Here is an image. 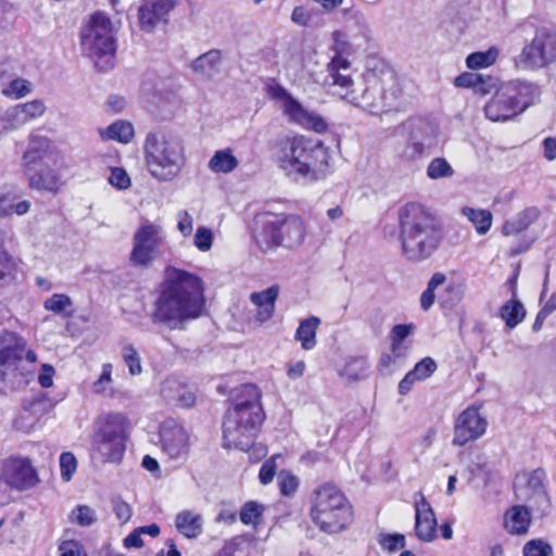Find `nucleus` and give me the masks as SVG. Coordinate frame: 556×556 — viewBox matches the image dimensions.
<instances>
[{
  "mask_svg": "<svg viewBox=\"0 0 556 556\" xmlns=\"http://www.w3.org/2000/svg\"><path fill=\"white\" fill-rule=\"evenodd\" d=\"M205 308L202 279L190 271L167 266L157 288L151 320L169 330H185Z\"/></svg>",
  "mask_w": 556,
  "mask_h": 556,
  "instance_id": "f257e3e1",
  "label": "nucleus"
},
{
  "mask_svg": "<svg viewBox=\"0 0 556 556\" xmlns=\"http://www.w3.org/2000/svg\"><path fill=\"white\" fill-rule=\"evenodd\" d=\"M275 161L278 167L293 179L316 181L328 172V148L318 140L303 135L286 137L275 147Z\"/></svg>",
  "mask_w": 556,
  "mask_h": 556,
  "instance_id": "f03ea898",
  "label": "nucleus"
},
{
  "mask_svg": "<svg viewBox=\"0 0 556 556\" xmlns=\"http://www.w3.org/2000/svg\"><path fill=\"white\" fill-rule=\"evenodd\" d=\"M261 392L254 384L241 386L223 424L224 446L247 450L252 445L264 421Z\"/></svg>",
  "mask_w": 556,
  "mask_h": 556,
  "instance_id": "7ed1b4c3",
  "label": "nucleus"
},
{
  "mask_svg": "<svg viewBox=\"0 0 556 556\" xmlns=\"http://www.w3.org/2000/svg\"><path fill=\"white\" fill-rule=\"evenodd\" d=\"M148 173L160 182H170L178 178L187 164L186 147L182 138L172 130L149 131L142 144Z\"/></svg>",
  "mask_w": 556,
  "mask_h": 556,
  "instance_id": "20e7f679",
  "label": "nucleus"
},
{
  "mask_svg": "<svg viewBox=\"0 0 556 556\" xmlns=\"http://www.w3.org/2000/svg\"><path fill=\"white\" fill-rule=\"evenodd\" d=\"M402 252L409 261H424L438 249L441 231L432 216L417 203H408L399 211Z\"/></svg>",
  "mask_w": 556,
  "mask_h": 556,
  "instance_id": "39448f33",
  "label": "nucleus"
},
{
  "mask_svg": "<svg viewBox=\"0 0 556 556\" xmlns=\"http://www.w3.org/2000/svg\"><path fill=\"white\" fill-rule=\"evenodd\" d=\"M309 516L323 532L336 534L353 521V508L344 493L333 483L325 482L309 496Z\"/></svg>",
  "mask_w": 556,
  "mask_h": 556,
  "instance_id": "423d86ee",
  "label": "nucleus"
},
{
  "mask_svg": "<svg viewBox=\"0 0 556 556\" xmlns=\"http://www.w3.org/2000/svg\"><path fill=\"white\" fill-rule=\"evenodd\" d=\"M536 84L514 79L502 84L484 105L485 117L492 122H507L523 113L540 98Z\"/></svg>",
  "mask_w": 556,
  "mask_h": 556,
  "instance_id": "0eeeda50",
  "label": "nucleus"
},
{
  "mask_svg": "<svg viewBox=\"0 0 556 556\" xmlns=\"http://www.w3.org/2000/svg\"><path fill=\"white\" fill-rule=\"evenodd\" d=\"M401 96L399 81L392 73L382 76L368 73L364 76V87L355 91L349 102L371 114H381L399 110Z\"/></svg>",
  "mask_w": 556,
  "mask_h": 556,
  "instance_id": "6e6552de",
  "label": "nucleus"
},
{
  "mask_svg": "<svg viewBox=\"0 0 556 556\" xmlns=\"http://www.w3.org/2000/svg\"><path fill=\"white\" fill-rule=\"evenodd\" d=\"M81 47L100 71H108L113 66L116 42L109 16L102 12L90 16L81 31Z\"/></svg>",
  "mask_w": 556,
  "mask_h": 556,
  "instance_id": "1a4fd4ad",
  "label": "nucleus"
},
{
  "mask_svg": "<svg viewBox=\"0 0 556 556\" xmlns=\"http://www.w3.org/2000/svg\"><path fill=\"white\" fill-rule=\"evenodd\" d=\"M307 235V224L299 215H277L265 223L255 236L257 245L263 252L279 247L294 250L301 247Z\"/></svg>",
  "mask_w": 556,
  "mask_h": 556,
  "instance_id": "9d476101",
  "label": "nucleus"
},
{
  "mask_svg": "<svg viewBox=\"0 0 556 556\" xmlns=\"http://www.w3.org/2000/svg\"><path fill=\"white\" fill-rule=\"evenodd\" d=\"M128 438V419L121 413H110L98 420L92 437V450L102 462L118 463L123 458Z\"/></svg>",
  "mask_w": 556,
  "mask_h": 556,
  "instance_id": "9b49d317",
  "label": "nucleus"
},
{
  "mask_svg": "<svg viewBox=\"0 0 556 556\" xmlns=\"http://www.w3.org/2000/svg\"><path fill=\"white\" fill-rule=\"evenodd\" d=\"M166 232L159 223L143 222L132 237L130 262L135 266L149 267L165 251Z\"/></svg>",
  "mask_w": 556,
  "mask_h": 556,
  "instance_id": "f8f14e48",
  "label": "nucleus"
},
{
  "mask_svg": "<svg viewBox=\"0 0 556 556\" xmlns=\"http://www.w3.org/2000/svg\"><path fill=\"white\" fill-rule=\"evenodd\" d=\"M545 473L541 469L518 475L515 479V496L534 517L546 516L552 507L551 496L544 483Z\"/></svg>",
  "mask_w": 556,
  "mask_h": 556,
  "instance_id": "ddd939ff",
  "label": "nucleus"
},
{
  "mask_svg": "<svg viewBox=\"0 0 556 556\" xmlns=\"http://www.w3.org/2000/svg\"><path fill=\"white\" fill-rule=\"evenodd\" d=\"M268 94L271 99L280 101L282 112L290 123L296 124L304 129L313 130L317 134H324L327 131L328 123L326 119L317 112L305 109L282 86L277 84L269 86Z\"/></svg>",
  "mask_w": 556,
  "mask_h": 556,
  "instance_id": "4468645a",
  "label": "nucleus"
},
{
  "mask_svg": "<svg viewBox=\"0 0 556 556\" xmlns=\"http://www.w3.org/2000/svg\"><path fill=\"white\" fill-rule=\"evenodd\" d=\"M553 45L551 29H538L532 40L515 56V66L520 70L533 71L553 64V56L555 55Z\"/></svg>",
  "mask_w": 556,
  "mask_h": 556,
  "instance_id": "2eb2a0df",
  "label": "nucleus"
},
{
  "mask_svg": "<svg viewBox=\"0 0 556 556\" xmlns=\"http://www.w3.org/2000/svg\"><path fill=\"white\" fill-rule=\"evenodd\" d=\"M26 342L23 338L16 333L0 330V375L5 377L10 374H14L22 362L25 354V358L29 363L37 361V355L34 351L25 350Z\"/></svg>",
  "mask_w": 556,
  "mask_h": 556,
  "instance_id": "dca6fc26",
  "label": "nucleus"
},
{
  "mask_svg": "<svg viewBox=\"0 0 556 556\" xmlns=\"http://www.w3.org/2000/svg\"><path fill=\"white\" fill-rule=\"evenodd\" d=\"M62 154L52 140L45 136L31 134L22 155V168L23 172H26L43 164L58 166L62 163Z\"/></svg>",
  "mask_w": 556,
  "mask_h": 556,
  "instance_id": "f3484780",
  "label": "nucleus"
},
{
  "mask_svg": "<svg viewBox=\"0 0 556 556\" xmlns=\"http://www.w3.org/2000/svg\"><path fill=\"white\" fill-rule=\"evenodd\" d=\"M488 428V420L478 406H469L456 418L453 444L464 446L468 442L481 438Z\"/></svg>",
  "mask_w": 556,
  "mask_h": 556,
  "instance_id": "a211bd4d",
  "label": "nucleus"
},
{
  "mask_svg": "<svg viewBox=\"0 0 556 556\" xmlns=\"http://www.w3.org/2000/svg\"><path fill=\"white\" fill-rule=\"evenodd\" d=\"M324 85L333 88V92L349 102L356 90L353 89L351 63L348 59L331 58L327 64Z\"/></svg>",
  "mask_w": 556,
  "mask_h": 556,
  "instance_id": "6ab92c4d",
  "label": "nucleus"
},
{
  "mask_svg": "<svg viewBox=\"0 0 556 556\" xmlns=\"http://www.w3.org/2000/svg\"><path fill=\"white\" fill-rule=\"evenodd\" d=\"M2 479L11 488L26 490L34 486L37 481V473L28 458L10 457L2 468Z\"/></svg>",
  "mask_w": 556,
  "mask_h": 556,
  "instance_id": "aec40b11",
  "label": "nucleus"
},
{
  "mask_svg": "<svg viewBox=\"0 0 556 556\" xmlns=\"http://www.w3.org/2000/svg\"><path fill=\"white\" fill-rule=\"evenodd\" d=\"M161 443L165 454L170 458H182L189 451V435L187 431L175 422H167L161 428Z\"/></svg>",
  "mask_w": 556,
  "mask_h": 556,
  "instance_id": "412c9836",
  "label": "nucleus"
},
{
  "mask_svg": "<svg viewBox=\"0 0 556 556\" xmlns=\"http://www.w3.org/2000/svg\"><path fill=\"white\" fill-rule=\"evenodd\" d=\"M61 166L62 163L58 166L43 164L31 168V170L24 172L27 177L29 188L38 191L58 192L63 185L62 176L60 174Z\"/></svg>",
  "mask_w": 556,
  "mask_h": 556,
  "instance_id": "4be33fe9",
  "label": "nucleus"
},
{
  "mask_svg": "<svg viewBox=\"0 0 556 556\" xmlns=\"http://www.w3.org/2000/svg\"><path fill=\"white\" fill-rule=\"evenodd\" d=\"M174 5L173 0H142L139 8L141 29L151 33L159 24L166 23L167 15Z\"/></svg>",
  "mask_w": 556,
  "mask_h": 556,
  "instance_id": "5701e85b",
  "label": "nucleus"
},
{
  "mask_svg": "<svg viewBox=\"0 0 556 556\" xmlns=\"http://www.w3.org/2000/svg\"><path fill=\"white\" fill-rule=\"evenodd\" d=\"M415 497V533L420 541L431 542L437 535L434 513L422 493H417Z\"/></svg>",
  "mask_w": 556,
  "mask_h": 556,
  "instance_id": "b1692460",
  "label": "nucleus"
},
{
  "mask_svg": "<svg viewBox=\"0 0 556 556\" xmlns=\"http://www.w3.org/2000/svg\"><path fill=\"white\" fill-rule=\"evenodd\" d=\"M15 235L10 227L0 226V289L10 283L16 268L13 256L5 250L14 242Z\"/></svg>",
  "mask_w": 556,
  "mask_h": 556,
  "instance_id": "393cba45",
  "label": "nucleus"
},
{
  "mask_svg": "<svg viewBox=\"0 0 556 556\" xmlns=\"http://www.w3.org/2000/svg\"><path fill=\"white\" fill-rule=\"evenodd\" d=\"M278 294L279 287L274 285L250 295V301L256 307L255 318L258 323L263 324L273 317Z\"/></svg>",
  "mask_w": 556,
  "mask_h": 556,
  "instance_id": "a878e982",
  "label": "nucleus"
},
{
  "mask_svg": "<svg viewBox=\"0 0 556 556\" xmlns=\"http://www.w3.org/2000/svg\"><path fill=\"white\" fill-rule=\"evenodd\" d=\"M531 516L533 515L529 508L515 505L505 513L504 527L511 534H526L529 531Z\"/></svg>",
  "mask_w": 556,
  "mask_h": 556,
  "instance_id": "bb28decb",
  "label": "nucleus"
},
{
  "mask_svg": "<svg viewBox=\"0 0 556 556\" xmlns=\"http://www.w3.org/2000/svg\"><path fill=\"white\" fill-rule=\"evenodd\" d=\"M12 121H14L17 129L25 124L41 117L47 108L43 101L33 100L23 104L14 105L8 109Z\"/></svg>",
  "mask_w": 556,
  "mask_h": 556,
  "instance_id": "cd10ccee",
  "label": "nucleus"
},
{
  "mask_svg": "<svg viewBox=\"0 0 556 556\" xmlns=\"http://www.w3.org/2000/svg\"><path fill=\"white\" fill-rule=\"evenodd\" d=\"M175 527L185 538L197 539L203 532V517L193 510H181L176 515Z\"/></svg>",
  "mask_w": 556,
  "mask_h": 556,
  "instance_id": "c85d7f7f",
  "label": "nucleus"
},
{
  "mask_svg": "<svg viewBox=\"0 0 556 556\" xmlns=\"http://www.w3.org/2000/svg\"><path fill=\"white\" fill-rule=\"evenodd\" d=\"M43 405L41 400L25 401L22 412L14 420L15 428L24 432L30 431L43 414Z\"/></svg>",
  "mask_w": 556,
  "mask_h": 556,
  "instance_id": "c756f323",
  "label": "nucleus"
},
{
  "mask_svg": "<svg viewBox=\"0 0 556 556\" xmlns=\"http://www.w3.org/2000/svg\"><path fill=\"white\" fill-rule=\"evenodd\" d=\"M28 200H21V195L16 190L5 191L0 194V217H9L13 214L23 216L30 210Z\"/></svg>",
  "mask_w": 556,
  "mask_h": 556,
  "instance_id": "7c9ffc66",
  "label": "nucleus"
},
{
  "mask_svg": "<svg viewBox=\"0 0 556 556\" xmlns=\"http://www.w3.org/2000/svg\"><path fill=\"white\" fill-rule=\"evenodd\" d=\"M540 216V210L535 206L527 207L511 219L504 223L502 233L504 236H515L526 230Z\"/></svg>",
  "mask_w": 556,
  "mask_h": 556,
  "instance_id": "2f4dec72",
  "label": "nucleus"
},
{
  "mask_svg": "<svg viewBox=\"0 0 556 556\" xmlns=\"http://www.w3.org/2000/svg\"><path fill=\"white\" fill-rule=\"evenodd\" d=\"M516 289L513 288V298L504 303L500 308V317L505 321L508 329L516 328L521 324L527 315L523 304L517 300Z\"/></svg>",
  "mask_w": 556,
  "mask_h": 556,
  "instance_id": "473e14b6",
  "label": "nucleus"
},
{
  "mask_svg": "<svg viewBox=\"0 0 556 556\" xmlns=\"http://www.w3.org/2000/svg\"><path fill=\"white\" fill-rule=\"evenodd\" d=\"M99 135L102 140L128 143L134 138L135 129L131 123L121 119L112 123L106 128L99 129Z\"/></svg>",
  "mask_w": 556,
  "mask_h": 556,
  "instance_id": "72a5a7b5",
  "label": "nucleus"
},
{
  "mask_svg": "<svg viewBox=\"0 0 556 556\" xmlns=\"http://www.w3.org/2000/svg\"><path fill=\"white\" fill-rule=\"evenodd\" d=\"M460 214L472 224L480 236L486 235L492 227L493 215L488 210L464 206L460 208Z\"/></svg>",
  "mask_w": 556,
  "mask_h": 556,
  "instance_id": "f704fd0d",
  "label": "nucleus"
},
{
  "mask_svg": "<svg viewBox=\"0 0 556 556\" xmlns=\"http://www.w3.org/2000/svg\"><path fill=\"white\" fill-rule=\"evenodd\" d=\"M239 165L238 159L230 149L216 151L208 161L207 167L214 174H229Z\"/></svg>",
  "mask_w": 556,
  "mask_h": 556,
  "instance_id": "c9c22d12",
  "label": "nucleus"
},
{
  "mask_svg": "<svg viewBox=\"0 0 556 556\" xmlns=\"http://www.w3.org/2000/svg\"><path fill=\"white\" fill-rule=\"evenodd\" d=\"M320 325L318 317L312 316L303 319L295 332V339L301 342L304 350H312L316 345V331Z\"/></svg>",
  "mask_w": 556,
  "mask_h": 556,
  "instance_id": "e433bc0d",
  "label": "nucleus"
},
{
  "mask_svg": "<svg viewBox=\"0 0 556 556\" xmlns=\"http://www.w3.org/2000/svg\"><path fill=\"white\" fill-rule=\"evenodd\" d=\"M220 52L210 50L197 58L192 63V70L201 76L212 77L219 71Z\"/></svg>",
  "mask_w": 556,
  "mask_h": 556,
  "instance_id": "4c0bfd02",
  "label": "nucleus"
},
{
  "mask_svg": "<svg viewBox=\"0 0 556 556\" xmlns=\"http://www.w3.org/2000/svg\"><path fill=\"white\" fill-rule=\"evenodd\" d=\"M408 348H399L390 344V352L383 353L378 363V369L383 375H389L406 358Z\"/></svg>",
  "mask_w": 556,
  "mask_h": 556,
  "instance_id": "58836bf2",
  "label": "nucleus"
},
{
  "mask_svg": "<svg viewBox=\"0 0 556 556\" xmlns=\"http://www.w3.org/2000/svg\"><path fill=\"white\" fill-rule=\"evenodd\" d=\"M368 369L369 364L365 357H351L345 362L341 370V376L349 380L356 381L365 378Z\"/></svg>",
  "mask_w": 556,
  "mask_h": 556,
  "instance_id": "ea45409f",
  "label": "nucleus"
},
{
  "mask_svg": "<svg viewBox=\"0 0 556 556\" xmlns=\"http://www.w3.org/2000/svg\"><path fill=\"white\" fill-rule=\"evenodd\" d=\"M446 281V276L442 273H435L428 281L426 290L420 295V306L424 311H429L435 301V290L443 286Z\"/></svg>",
  "mask_w": 556,
  "mask_h": 556,
  "instance_id": "a19ab883",
  "label": "nucleus"
},
{
  "mask_svg": "<svg viewBox=\"0 0 556 556\" xmlns=\"http://www.w3.org/2000/svg\"><path fill=\"white\" fill-rule=\"evenodd\" d=\"M498 56V50L491 47L486 51H479L469 54L466 59V65L471 70L483 68L493 65Z\"/></svg>",
  "mask_w": 556,
  "mask_h": 556,
  "instance_id": "79ce46f5",
  "label": "nucleus"
},
{
  "mask_svg": "<svg viewBox=\"0 0 556 556\" xmlns=\"http://www.w3.org/2000/svg\"><path fill=\"white\" fill-rule=\"evenodd\" d=\"M427 177L431 180L451 178L455 174L454 168L444 157H434L426 169Z\"/></svg>",
  "mask_w": 556,
  "mask_h": 556,
  "instance_id": "37998d69",
  "label": "nucleus"
},
{
  "mask_svg": "<svg viewBox=\"0 0 556 556\" xmlns=\"http://www.w3.org/2000/svg\"><path fill=\"white\" fill-rule=\"evenodd\" d=\"M121 356L131 376H138L142 372L141 357L132 344H125L121 350Z\"/></svg>",
  "mask_w": 556,
  "mask_h": 556,
  "instance_id": "c03bdc74",
  "label": "nucleus"
},
{
  "mask_svg": "<svg viewBox=\"0 0 556 556\" xmlns=\"http://www.w3.org/2000/svg\"><path fill=\"white\" fill-rule=\"evenodd\" d=\"M113 366L110 363L102 365L100 377L92 383V391L96 394H111Z\"/></svg>",
  "mask_w": 556,
  "mask_h": 556,
  "instance_id": "a18cd8bd",
  "label": "nucleus"
},
{
  "mask_svg": "<svg viewBox=\"0 0 556 556\" xmlns=\"http://www.w3.org/2000/svg\"><path fill=\"white\" fill-rule=\"evenodd\" d=\"M31 91V84L23 78H16L10 81V84L3 88L2 93L12 99H20Z\"/></svg>",
  "mask_w": 556,
  "mask_h": 556,
  "instance_id": "49530a36",
  "label": "nucleus"
},
{
  "mask_svg": "<svg viewBox=\"0 0 556 556\" xmlns=\"http://www.w3.org/2000/svg\"><path fill=\"white\" fill-rule=\"evenodd\" d=\"M378 543L382 547V549L389 553H395L406 545L405 535L400 533H381L378 538Z\"/></svg>",
  "mask_w": 556,
  "mask_h": 556,
  "instance_id": "de8ad7c7",
  "label": "nucleus"
},
{
  "mask_svg": "<svg viewBox=\"0 0 556 556\" xmlns=\"http://www.w3.org/2000/svg\"><path fill=\"white\" fill-rule=\"evenodd\" d=\"M71 519L81 527H90L97 521V514L90 506L78 505L72 510Z\"/></svg>",
  "mask_w": 556,
  "mask_h": 556,
  "instance_id": "09e8293b",
  "label": "nucleus"
},
{
  "mask_svg": "<svg viewBox=\"0 0 556 556\" xmlns=\"http://www.w3.org/2000/svg\"><path fill=\"white\" fill-rule=\"evenodd\" d=\"M523 556H553V547L542 539L527 542L522 548Z\"/></svg>",
  "mask_w": 556,
  "mask_h": 556,
  "instance_id": "8fccbe9b",
  "label": "nucleus"
},
{
  "mask_svg": "<svg viewBox=\"0 0 556 556\" xmlns=\"http://www.w3.org/2000/svg\"><path fill=\"white\" fill-rule=\"evenodd\" d=\"M72 300L68 295L63 293H54L52 296L43 302L45 309L54 314H62L72 306Z\"/></svg>",
  "mask_w": 556,
  "mask_h": 556,
  "instance_id": "3c124183",
  "label": "nucleus"
},
{
  "mask_svg": "<svg viewBox=\"0 0 556 556\" xmlns=\"http://www.w3.org/2000/svg\"><path fill=\"white\" fill-rule=\"evenodd\" d=\"M352 50L351 43L348 41L346 36L336 30L332 33V46L331 51L333 52L332 58L348 59Z\"/></svg>",
  "mask_w": 556,
  "mask_h": 556,
  "instance_id": "603ef678",
  "label": "nucleus"
},
{
  "mask_svg": "<svg viewBox=\"0 0 556 556\" xmlns=\"http://www.w3.org/2000/svg\"><path fill=\"white\" fill-rule=\"evenodd\" d=\"M415 326L413 324H399L395 325L390 332L391 345H395V350L399 348H408L404 340L413 332Z\"/></svg>",
  "mask_w": 556,
  "mask_h": 556,
  "instance_id": "864d4df0",
  "label": "nucleus"
},
{
  "mask_svg": "<svg viewBox=\"0 0 556 556\" xmlns=\"http://www.w3.org/2000/svg\"><path fill=\"white\" fill-rule=\"evenodd\" d=\"M263 513V506L256 502H248L240 511V520L244 525H252L257 521Z\"/></svg>",
  "mask_w": 556,
  "mask_h": 556,
  "instance_id": "5fc2aeb1",
  "label": "nucleus"
},
{
  "mask_svg": "<svg viewBox=\"0 0 556 556\" xmlns=\"http://www.w3.org/2000/svg\"><path fill=\"white\" fill-rule=\"evenodd\" d=\"M437 370V363L431 357L419 361L410 372L420 381L429 378Z\"/></svg>",
  "mask_w": 556,
  "mask_h": 556,
  "instance_id": "6e6d98bb",
  "label": "nucleus"
},
{
  "mask_svg": "<svg viewBox=\"0 0 556 556\" xmlns=\"http://www.w3.org/2000/svg\"><path fill=\"white\" fill-rule=\"evenodd\" d=\"M184 389V384L176 378H167L162 382L160 392L167 401L175 402L179 392Z\"/></svg>",
  "mask_w": 556,
  "mask_h": 556,
  "instance_id": "4d7b16f0",
  "label": "nucleus"
},
{
  "mask_svg": "<svg viewBox=\"0 0 556 556\" xmlns=\"http://www.w3.org/2000/svg\"><path fill=\"white\" fill-rule=\"evenodd\" d=\"M77 467L74 454L64 452L60 456L61 477L64 481H70Z\"/></svg>",
  "mask_w": 556,
  "mask_h": 556,
  "instance_id": "13d9d810",
  "label": "nucleus"
},
{
  "mask_svg": "<svg viewBox=\"0 0 556 556\" xmlns=\"http://www.w3.org/2000/svg\"><path fill=\"white\" fill-rule=\"evenodd\" d=\"M213 232L210 228L201 226L197 229L193 243L198 250L206 252L212 248Z\"/></svg>",
  "mask_w": 556,
  "mask_h": 556,
  "instance_id": "bf43d9fd",
  "label": "nucleus"
},
{
  "mask_svg": "<svg viewBox=\"0 0 556 556\" xmlns=\"http://www.w3.org/2000/svg\"><path fill=\"white\" fill-rule=\"evenodd\" d=\"M278 483L280 492L286 496L293 494L299 486L298 478L288 471H281L279 473Z\"/></svg>",
  "mask_w": 556,
  "mask_h": 556,
  "instance_id": "052dcab7",
  "label": "nucleus"
},
{
  "mask_svg": "<svg viewBox=\"0 0 556 556\" xmlns=\"http://www.w3.org/2000/svg\"><path fill=\"white\" fill-rule=\"evenodd\" d=\"M279 457V454H275L262 465L258 472V479L262 484H268L273 481L277 469L276 459Z\"/></svg>",
  "mask_w": 556,
  "mask_h": 556,
  "instance_id": "680f3d73",
  "label": "nucleus"
},
{
  "mask_svg": "<svg viewBox=\"0 0 556 556\" xmlns=\"http://www.w3.org/2000/svg\"><path fill=\"white\" fill-rule=\"evenodd\" d=\"M109 181L113 187L119 190L127 189L130 186V178L128 174L121 167H114L111 169Z\"/></svg>",
  "mask_w": 556,
  "mask_h": 556,
  "instance_id": "e2e57ef3",
  "label": "nucleus"
},
{
  "mask_svg": "<svg viewBox=\"0 0 556 556\" xmlns=\"http://www.w3.org/2000/svg\"><path fill=\"white\" fill-rule=\"evenodd\" d=\"M112 505H113V511H114L116 518L122 523L127 522L131 518L132 509H131L130 505L128 503H126L125 501H123L119 497H114L112 500Z\"/></svg>",
  "mask_w": 556,
  "mask_h": 556,
  "instance_id": "0e129e2a",
  "label": "nucleus"
},
{
  "mask_svg": "<svg viewBox=\"0 0 556 556\" xmlns=\"http://www.w3.org/2000/svg\"><path fill=\"white\" fill-rule=\"evenodd\" d=\"M60 556H87L84 546L75 540L64 541L59 546Z\"/></svg>",
  "mask_w": 556,
  "mask_h": 556,
  "instance_id": "69168bd1",
  "label": "nucleus"
},
{
  "mask_svg": "<svg viewBox=\"0 0 556 556\" xmlns=\"http://www.w3.org/2000/svg\"><path fill=\"white\" fill-rule=\"evenodd\" d=\"M177 219H178L177 228H178L179 232L184 237L190 236L193 230L192 216L187 211L182 210V211L178 212Z\"/></svg>",
  "mask_w": 556,
  "mask_h": 556,
  "instance_id": "338daca9",
  "label": "nucleus"
},
{
  "mask_svg": "<svg viewBox=\"0 0 556 556\" xmlns=\"http://www.w3.org/2000/svg\"><path fill=\"white\" fill-rule=\"evenodd\" d=\"M480 76H481V74L466 72V73L458 75L455 78L454 84L456 87H459V88L475 89V87L478 86L477 84L480 81Z\"/></svg>",
  "mask_w": 556,
  "mask_h": 556,
  "instance_id": "774afa93",
  "label": "nucleus"
}]
</instances>
